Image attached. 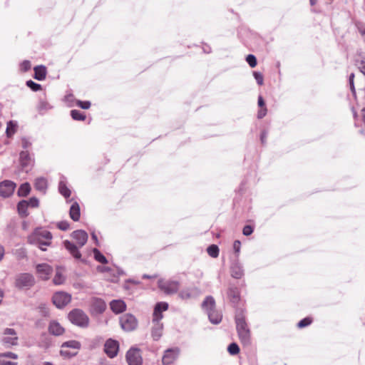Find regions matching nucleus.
<instances>
[{
  "label": "nucleus",
  "mask_w": 365,
  "mask_h": 365,
  "mask_svg": "<svg viewBox=\"0 0 365 365\" xmlns=\"http://www.w3.org/2000/svg\"><path fill=\"white\" fill-rule=\"evenodd\" d=\"M35 284V279L31 274L21 273L16 276L15 286L19 289H29Z\"/></svg>",
  "instance_id": "nucleus-7"
},
{
  "label": "nucleus",
  "mask_w": 365,
  "mask_h": 365,
  "mask_svg": "<svg viewBox=\"0 0 365 365\" xmlns=\"http://www.w3.org/2000/svg\"><path fill=\"white\" fill-rule=\"evenodd\" d=\"M26 86L34 91H38L41 90V86L40 84L36 83L31 80L26 81Z\"/></svg>",
  "instance_id": "nucleus-38"
},
{
  "label": "nucleus",
  "mask_w": 365,
  "mask_h": 365,
  "mask_svg": "<svg viewBox=\"0 0 365 365\" xmlns=\"http://www.w3.org/2000/svg\"><path fill=\"white\" fill-rule=\"evenodd\" d=\"M44 365H53L51 362H46Z\"/></svg>",
  "instance_id": "nucleus-64"
},
{
  "label": "nucleus",
  "mask_w": 365,
  "mask_h": 365,
  "mask_svg": "<svg viewBox=\"0 0 365 365\" xmlns=\"http://www.w3.org/2000/svg\"><path fill=\"white\" fill-rule=\"evenodd\" d=\"M28 202L27 200H21L17 205V210L19 213L23 217H26L28 215L27 209H28Z\"/></svg>",
  "instance_id": "nucleus-29"
},
{
  "label": "nucleus",
  "mask_w": 365,
  "mask_h": 365,
  "mask_svg": "<svg viewBox=\"0 0 365 365\" xmlns=\"http://www.w3.org/2000/svg\"><path fill=\"white\" fill-rule=\"evenodd\" d=\"M158 287L165 293L170 294L178 292L180 287L178 281L159 279L158 282Z\"/></svg>",
  "instance_id": "nucleus-10"
},
{
  "label": "nucleus",
  "mask_w": 365,
  "mask_h": 365,
  "mask_svg": "<svg viewBox=\"0 0 365 365\" xmlns=\"http://www.w3.org/2000/svg\"><path fill=\"white\" fill-rule=\"evenodd\" d=\"M168 308V304L166 302H158L155 307L153 319L154 325L151 331L152 337L154 340H158L162 336L163 325L160 323V320L163 318L162 312L166 311Z\"/></svg>",
  "instance_id": "nucleus-3"
},
{
  "label": "nucleus",
  "mask_w": 365,
  "mask_h": 365,
  "mask_svg": "<svg viewBox=\"0 0 365 365\" xmlns=\"http://www.w3.org/2000/svg\"><path fill=\"white\" fill-rule=\"evenodd\" d=\"M219 251V248L216 245H211L207 248V254L213 258L218 257Z\"/></svg>",
  "instance_id": "nucleus-35"
},
{
  "label": "nucleus",
  "mask_w": 365,
  "mask_h": 365,
  "mask_svg": "<svg viewBox=\"0 0 365 365\" xmlns=\"http://www.w3.org/2000/svg\"><path fill=\"white\" fill-rule=\"evenodd\" d=\"M202 308L206 311L211 323L218 324L221 322L222 315L215 310V302L212 296H207L202 302Z\"/></svg>",
  "instance_id": "nucleus-5"
},
{
  "label": "nucleus",
  "mask_w": 365,
  "mask_h": 365,
  "mask_svg": "<svg viewBox=\"0 0 365 365\" xmlns=\"http://www.w3.org/2000/svg\"><path fill=\"white\" fill-rule=\"evenodd\" d=\"M361 72L365 75V64L361 68Z\"/></svg>",
  "instance_id": "nucleus-61"
},
{
  "label": "nucleus",
  "mask_w": 365,
  "mask_h": 365,
  "mask_svg": "<svg viewBox=\"0 0 365 365\" xmlns=\"http://www.w3.org/2000/svg\"><path fill=\"white\" fill-rule=\"evenodd\" d=\"M48 331L52 335L60 336L64 333L65 329L58 322L53 320L49 323Z\"/></svg>",
  "instance_id": "nucleus-21"
},
{
  "label": "nucleus",
  "mask_w": 365,
  "mask_h": 365,
  "mask_svg": "<svg viewBox=\"0 0 365 365\" xmlns=\"http://www.w3.org/2000/svg\"><path fill=\"white\" fill-rule=\"evenodd\" d=\"M71 236L76 240L78 246L69 240H64L63 242V245L75 259H80L81 254L78 250V247H82L87 242L88 234L82 230H78L73 232Z\"/></svg>",
  "instance_id": "nucleus-1"
},
{
  "label": "nucleus",
  "mask_w": 365,
  "mask_h": 365,
  "mask_svg": "<svg viewBox=\"0 0 365 365\" xmlns=\"http://www.w3.org/2000/svg\"><path fill=\"white\" fill-rule=\"evenodd\" d=\"M71 115L72 118L76 120H84L86 119L84 113L78 110H72L71 111Z\"/></svg>",
  "instance_id": "nucleus-36"
},
{
  "label": "nucleus",
  "mask_w": 365,
  "mask_h": 365,
  "mask_svg": "<svg viewBox=\"0 0 365 365\" xmlns=\"http://www.w3.org/2000/svg\"><path fill=\"white\" fill-rule=\"evenodd\" d=\"M2 343L7 347L16 346L19 338L15 329L12 328H6L3 331Z\"/></svg>",
  "instance_id": "nucleus-9"
},
{
  "label": "nucleus",
  "mask_w": 365,
  "mask_h": 365,
  "mask_svg": "<svg viewBox=\"0 0 365 365\" xmlns=\"http://www.w3.org/2000/svg\"><path fill=\"white\" fill-rule=\"evenodd\" d=\"M46 76V68L43 66H37L34 68V78L38 81L45 79Z\"/></svg>",
  "instance_id": "nucleus-27"
},
{
  "label": "nucleus",
  "mask_w": 365,
  "mask_h": 365,
  "mask_svg": "<svg viewBox=\"0 0 365 365\" xmlns=\"http://www.w3.org/2000/svg\"><path fill=\"white\" fill-rule=\"evenodd\" d=\"M60 354L63 357L71 358L76 356L77 354V352H71L68 350H66L65 349L61 348L60 351Z\"/></svg>",
  "instance_id": "nucleus-41"
},
{
  "label": "nucleus",
  "mask_w": 365,
  "mask_h": 365,
  "mask_svg": "<svg viewBox=\"0 0 365 365\" xmlns=\"http://www.w3.org/2000/svg\"><path fill=\"white\" fill-rule=\"evenodd\" d=\"M31 68V63L29 61H24L21 64V69L24 71H27Z\"/></svg>",
  "instance_id": "nucleus-49"
},
{
  "label": "nucleus",
  "mask_w": 365,
  "mask_h": 365,
  "mask_svg": "<svg viewBox=\"0 0 365 365\" xmlns=\"http://www.w3.org/2000/svg\"><path fill=\"white\" fill-rule=\"evenodd\" d=\"M111 310L115 314H120L124 312L126 309V304L124 301L118 299L113 300L110 303Z\"/></svg>",
  "instance_id": "nucleus-22"
},
{
  "label": "nucleus",
  "mask_w": 365,
  "mask_h": 365,
  "mask_svg": "<svg viewBox=\"0 0 365 365\" xmlns=\"http://www.w3.org/2000/svg\"><path fill=\"white\" fill-rule=\"evenodd\" d=\"M120 324L123 330L130 331L136 329L138 320L133 314H125L120 317Z\"/></svg>",
  "instance_id": "nucleus-8"
},
{
  "label": "nucleus",
  "mask_w": 365,
  "mask_h": 365,
  "mask_svg": "<svg viewBox=\"0 0 365 365\" xmlns=\"http://www.w3.org/2000/svg\"><path fill=\"white\" fill-rule=\"evenodd\" d=\"M94 258L96 261L102 263L107 264L108 260L106 257L96 248L93 249Z\"/></svg>",
  "instance_id": "nucleus-34"
},
{
  "label": "nucleus",
  "mask_w": 365,
  "mask_h": 365,
  "mask_svg": "<svg viewBox=\"0 0 365 365\" xmlns=\"http://www.w3.org/2000/svg\"><path fill=\"white\" fill-rule=\"evenodd\" d=\"M21 143L24 149H28L31 146V143L26 138L21 139Z\"/></svg>",
  "instance_id": "nucleus-50"
},
{
  "label": "nucleus",
  "mask_w": 365,
  "mask_h": 365,
  "mask_svg": "<svg viewBox=\"0 0 365 365\" xmlns=\"http://www.w3.org/2000/svg\"><path fill=\"white\" fill-rule=\"evenodd\" d=\"M39 108L41 110H48L51 108V106L45 101H41L39 104Z\"/></svg>",
  "instance_id": "nucleus-51"
},
{
  "label": "nucleus",
  "mask_w": 365,
  "mask_h": 365,
  "mask_svg": "<svg viewBox=\"0 0 365 365\" xmlns=\"http://www.w3.org/2000/svg\"><path fill=\"white\" fill-rule=\"evenodd\" d=\"M65 281V277L63 274V270L61 268H57L56 274L53 279L55 284H61Z\"/></svg>",
  "instance_id": "nucleus-32"
},
{
  "label": "nucleus",
  "mask_w": 365,
  "mask_h": 365,
  "mask_svg": "<svg viewBox=\"0 0 365 365\" xmlns=\"http://www.w3.org/2000/svg\"><path fill=\"white\" fill-rule=\"evenodd\" d=\"M179 349L178 348L166 350L163 356V364L164 365L171 364L177 359Z\"/></svg>",
  "instance_id": "nucleus-18"
},
{
  "label": "nucleus",
  "mask_w": 365,
  "mask_h": 365,
  "mask_svg": "<svg viewBox=\"0 0 365 365\" xmlns=\"http://www.w3.org/2000/svg\"><path fill=\"white\" fill-rule=\"evenodd\" d=\"M253 75H254V77L257 81V83L259 85V86H262L264 83V78H263V76L261 73L259 72H257V71H255L253 73Z\"/></svg>",
  "instance_id": "nucleus-42"
},
{
  "label": "nucleus",
  "mask_w": 365,
  "mask_h": 365,
  "mask_svg": "<svg viewBox=\"0 0 365 365\" xmlns=\"http://www.w3.org/2000/svg\"><path fill=\"white\" fill-rule=\"evenodd\" d=\"M356 26L361 35L365 36V24L361 22H357L356 23Z\"/></svg>",
  "instance_id": "nucleus-47"
},
{
  "label": "nucleus",
  "mask_w": 365,
  "mask_h": 365,
  "mask_svg": "<svg viewBox=\"0 0 365 365\" xmlns=\"http://www.w3.org/2000/svg\"><path fill=\"white\" fill-rule=\"evenodd\" d=\"M230 302L234 307L237 306L240 301V291L237 287L230 286L227 292Z\"/></svg>",
  "instance_id": "nucleus-19"
},
{
  "label": "nucleus",
  "mask_w": 365,
  "mask_h": 365,
  "mask_svg": "<svg viewBox=\"0 0 365 365\" xmlns=\"http://www.w3.org/2000/svg\"><path fill=\"white\" fill-rule=\"evenodd\" d=\"M15 255L19 259H23L26 256V250L24 248H20L16 250Z\"/></svg>",
  "instance_id": "nucleus-45"
},
{
  "label": "nucleus",
  "mask_w": 365,
  "mask_h": 365,
  "mask_svg": "<svg viewBox=\"0 0 365 365\" xmlns=\"http://www.w3.org/2000/svg\"><path fill=\"white\" fill-rule=\"evenodd\" d=\"M231 276L235 279H241L244 275V270L242 265L236 262L230 267Z\"/></svg>",
  "instance_id": "nucleus-23"
},
{
  "label": "nucleus",
  "mask_w": 365,
  "mask_h": 365,
  "mask_svg": "<svg viewBox=\"0 0 365 365\" xmlns=\"http://www.w3.org/2000/svg\"><path fill=\"white\" fill-rule=\"evenodd\" d=\"M17 123L13 120H9L7 123L6 129V134L8 138L12 137L17 130Z\"/></svg>",
  "instance_id": "nucleus-28"
},
{
  "label": "nucleus",
  "mask_w": 365,
  "mask_h": 365,
  "mask_svg": "<svg viewBox=\"0 0 365 365\" xmlns=\"http://www.w3.org/2000/svg\"><path fill=\"white\" fill-rule=\"evenodd\" d=\"M76 105L83 109H88L91 106L90 101H78Z\"/></svg>",
  "instance_id": "nucleus-46"
},
{
  "label": "nucleus",
  "mask_w": 365,
  "mask_h": 365,
  "mask_svg": "<svg viewBox=\"0 0 365 365\" xmlns=\"http://www.w3.org/2000/svg\"><path fill=\"white\" fill-rule=\"evenodd\" d=\"M243 235L249 236L253 232V228L250 225H245L242 230Z\"/></svg>",
  "instance_id": "nucleus-48"
},
{
  "label": "nucleus",
  "mask_w": 365,
  "mask_h": 365,
  "mask_svg": "<svg viewBox=\"0 0 365 365\" xmlns=\"http://www.w3.org/2000/svg\"><path fill=\"white\" fill-rule=\"evenodd\" d=\"M106 308V302L100 298L93 297L90 300V310L93 314H102Z\"/></svg>",
  "instance_id": "nucleus-12"
},
{
  "label": "nucleus",
  "mask_w": 365,
  "mask_h": 365,
  "mask_svg": "<svg viewBox=\"0 0 365 365\" xmlns=\"http://www.w3.org/2000/svg\"><path fill=\"white\" fill-rule=\"evenodd\" d=\"M119 344L116 340L108 339L104 345V351L110 358L115 357L118 351Z\"/></svg>",
  "instance_id": "nucleus-15"
},
{
  "label": "nucleus",
  "mask_w": 365,
  "mask_h": 365,
  "mask_svg": "<svg viewBox=\"0 0 365 365\" xmlns=\"http://www.w3.org/2000/svg\"><path fill=\"white\" fill-rule=\"evenodd\" d=\"M34 163V158L27 150H23L20 153V163L26 172L32 168Z\"/></svg>",
  "instance_id": "nucleus-16"
},
{
  "label": "nucleus",
  "mask_w": 365,
  "mask_h": 365,
  "mask_svg": "<svg viewBox=\"0 0 365 365\" xmlns=\"http://www.w3.org/2000/svg\"><path fill=\"white\" fill-rule=\"evenodd\" d=\"M70 322L80 327L86 328L89 324V318L81 309H75L71 311L68 315Z\"/></svg>",
  "instance_id": "nucleus-6"
},
{
  "label": "nucleus",
  "mask_w": 365,
  "mask_h": 365,
  "mask_svg": "<svg viewBox=\"0 0 365 365\" xmlns=\"http://www.w3.org/2000/svg\"><path fill=\"white\" fill-rule=\"evenodd\" d=\"M28 205L31 207H37L39 205V201L35 197H31L28 201Z\"/></svg>",
  "instance_id": "nucleus-43"
},
{
  "label": "nucleus",
  "mask_w": 365,
  "mask_h": 365,
  "mask_svg": "<svg viewBox=\"0 0 365 365\" xmlns=\"http://www.w3.org/2000/svg\"><path fill=\"white\" fill-rule=\"evenodd\" d=\"M17 354L13 352H6L0 354V365H17V362L11 361V359H16Z\"/></svg>",
  "instance_id": "nucleus-20"
},
{
  "label": "nucleus",
  "mask_w": 365,
  "mask_h": 365,
  "mask_svg": "<svg viewBox=\"0 0 365 365\" xmlns=\"http://www.w3.org/2000/svg\"><path fill=\"white\" fill-rule=\"evenodd\" d=\"M71 295L63 292L55 293L52 297L53 304L58 308L65 307L71 302Z\"/></svg>",
  "instance_id": "nucleus-11"
},
{
  "label": "nucleus",
  "mask_w": 365,
  "mask_h": 365,
  "mask_svg": "<svg viewBox=\"0 0 365 365\" xmlns=\"http://www.w3.org/2000/svg\"><path fill=\"white\" fill-rule=\"evenodd\" d=\"M34 187L36 190L45 194L48 187V182L45 178L40 177L36 179Z\"/></svg>",
  "instance_id": "nucleus-24"
},
{
  "label": "nucleus",
  "mask_w": 365,
  "mask_h": 365,
  "mask_svg": "<svg viewBox=\"0 0 365 365\" xmlns=\"http://www.w3.org/2000/svg\"><path fill=\"white\" fill-rule=\"evenodd\" d=\"M246 61L251 68H254L257 66V58L252 54H249L246 58Z\"/></svg>",
  "instance_id": "nucleus-39"
},
{
  "label": "nucleus",
  "mask_w": 365,
  "mask_h": 365,
  "mask_svg": "<svg viewBox=\"0 0 365 365\" xmlns=\"http://www.w3.org/2000/svg\"><path fill=\"white\" fill-rule=\"evenodd\" d=\"M4 248L2 245H0V262L2 260L4 256Z\"/></svg>",
  "instance_id": "nucleus-55"
},
{
  "label": "nucleus",
  "mask_w": 365,
  "mask_h": 365,
  "mask_svg": "<svg viewBox=\"0 0 365 365\" xmlns=\"http://www.w3.org/2000/svg\"><path fill=\"white\" fill-rule=\"evenodd\" d=\"M126 360L129 365H141L143 359L138 349H130L126 354Z\"/></svg>",
  "instance_id": "nucleus-13"
},
{
  "label": "nucleus",
  "mask_w": 365,
  "mask_h": 365,
  "mask_svg": "<svg viewBox=\"0 0 365 365\" xmlns=\"http://www.w3.org/2000/svg\"><path fill=\"white\" fill-rule=\"evenodd\" d=\"M312 320L311 318L306 317L299 322V323L297 324V327L299 328L306 327L309 326L312 323Z\"/></svg>",
  "instance_id": "nucleus-40"
},
{
  "label": "nucleus",
  "mask_w": 365,
  "mask_h": 365,
  "mask_svg": "<svg viewBox=\"0 0 365 365\" xmlns=\"http://www.w3.org/2000/svg\"><path fill=\"white\" fill-rule=\"evenodd\" d=\"M58 190L60 193L66 198H68L71 196V190L67 187L64 182L60 181L58 185Z\"/></svg>",
  "instance_id": "nucleus-33"
},
{
  "label": "nucleus",
  "mask_w": 365,
  "mask_h": 365,
  "mask_svg": "<svg viewBox=\"0 0 365 365\" xmlns=\"http://www.w3.org/2000/svg\"><path fill=\"white\" fill-rule=\"evenodd\" d=\"M36 272L41 279L47 280L49 279L50 275L53 272V269L49 264L46 263H42L38 264L36 266Z\"/></svg>",
  "instance_id": "nucleus-17"
},
{
  "label": "nucleus",
  "mask_w": 365,
  "mask_h": 365,
  "mask_svg": "<svg viewBox=\"0 0 365 365\" xmlns=\"http://www.w3.org/2000/svg\"><path fill=\"white\" fill-rule=\"evenodd\" d=\"M227 351L231 355H235L240 352V348L236 343H232L228 346Z\"/></svg>",
  "instance_id": "nucleus-37"
},
{
  "label": "nucleus",
  "mask_w": 365,
  "mask_h": 365,
  "mask_svg": "<svg viewBox=\"0 0 365 365\" xmlns=\"http://www.w3.org/2000/svg\"><path fill=\"white\" fill-rule=\"evenodd\" d=\"M69 215L73 221H78L80 219L81 213H80V207L79 205L77 202H73L71 207L69 211Z\"/></svg>",
  "instance_id": "nucleus-26"
},
{
  "label": "nucleus",
  "mask_w": 365,
  "mask_h": 365,
  "mask_svg": "<svg viewBox=\"0 0 365 365\" xmlns=\"http://www.w3.org/2000/svg\"><path fill=\"white\" fill-rule=\"evenodd\" d=\"M236 329L240 341L245 345H250L251 343L250 330L245 322L242 313H237L235 316Z\"/></svg>",
  "instance_id": "nucleus-4"
},
{
  "label": "nucleus",
  "mask_w": 365,
  "mask_h": 365,
  "mask_svg": "<svg viewBox=\"0 0 365 365\" xmlns=\"http://www.w3.org/2000/svg\"><path fill=\"white\" fill-rule=\"evenodd\" d=\"M198 289L197 288L187 289L182 290L179 293V296L182 299H188L196 297L198 294Z\"/></svg>",
  "instance_id": "nucleus-25"
},
{
  "label": "nucleus",
  "mask_w": 365,
  "mask_h": 365,
  "mask_svg": "<svg viewBox=\"0 0 365 365\" xmlns=\"http://www.w3.org/2000/svg\"><path fill=\"white\" fill-rule=\"evenodd\" d=\"M31 191V186L29 185V183L28 182H25V183H23L22 185H21V186L19 187V190H18V195L20 196V197H26V195H28L29 194Z\"/></svg>",
  "instance_id": "nucleus-31"
},
{
  "label": "nucleus",
  "mask_w": 365,
  "mask_h": 365,
  "mask_svg": "<svg viewBox=\"0 0 365 365\" xmlns=\"http://www.w3.org/2000/svg\"><path fill=\"white\" fill-rule=\"evenodd\" d=\"M240 247L241 242L239 240H235L233 244V248L237 253L240 252Z\"/></svg>",
  "instance_id": "nucleus-53"
},
{
  "label": "nucleus",
  "mask_w": 365,
  "mask_h": 365,
  "mask_svg": "<svg viewBox=\"0 0 365 365\" xmlns=\"http://www.w3.org/2000/svg\"><path fill=\"white\" fill-rule=\"evenodd\" d=\"M354 74L352 73L350 74L349 76V84H353L354 83Z\"/></svg>",
  "instance_id": "nucleus-57"
},
{
  "label": "nucleus",
  "mask_w": 365,
  "mask_h": 365,
  "mask_svg": "<svg viewBox=\"0 0 365 365\" xmlns=\"http://www.w3.org/2000/svg\"><path fill=\"white\" fill-rule=\"evenodd\" d=\"M267 138V133L265 132H263L261 135V141L262 143H264Z\"/></svg>",
  "instance_id": "nucleus-56"
},
{
  "label": "nucleus",
  "mask_w": 365,
  "mask_h": 365,
  "mask_svg": "<svg viewBox=\"0 0 365 365\" xmlns=\"http://www.w3.org/2000/svg\"><path fill=\"white\" fill-rule=\"evenodd\" d=\"M61 347L62 349L71 348V349L78 350L81 349V344L79 341H78L76 340H70V341L63 342Z\"/></svg>",
  "instance_id": "nucleus-30"
},
{
  "label": "nucleus",
  "mask_w": 365,
  "mask_h": 365,
  "mask_svg": "<svg viewBox=\"0 0 365 365\" xmlns=\"http://www.w3.org/2000/svg\"><path fill=\"white\" fill-rule=\"evenodd\" d=\"M57 227L61 230L66 231L69 228V223L67 221H61L58 222Z\"/></svg>",
  "instance_id": "nucleus-44"
},
{
  "label": "nucleus",
  "mask_w": 365,
  "mask_h": 365,
  "mask_svg": "<svg viewBox=\"0 0 365 365\" xmlns=\"http://www.w3.org/2000/svg\"><path fill=\"white\" fill-rule=\"evenodd\" d=\"M309 2L312 6H314L317 4V0H309Z\"/></svg>",
  "instance_id": "nucleus-59"
},
{
  "label": "nucleus",
  "mask_w": 365,
  "mask_h": 365,
  "mask_svg": "<svg viewBox=\"0 0 365 365\" xmlns=\"http://www.w3.org/2000/svg\"><path fill=\"white\" fill-rule=\"evenodd\" d=\"M350 88H351V90L353 93L355 92V88H354V83L353 84H350Z\"/></svg>",
  "instance_id": "nucleus-62"
},
{
  "label": "nucleus",
  "mask_w": 365,
  "mask_h": 365,
  "mask_svg": "<svg viewBox=\"0 0 365 365\" xmlns=\"http://www.w3.org/2000/svg\"><path fill=\"white\" fill-rule=\"evenodd\" d=\"M91 236H92L93 240L97 242L98 239H97V236L96 235V234L93 232V233H92Z\"/></svg>",
  "instance_id": "nucleus-58"
},
{
  "label": "nucleus",
  "mask_w": 365,
  "mask_h": 365,
  "mask_svg": "<svg viewBox=\"0 0 365 365\" xmlns=\"http://www.w3.org/2000/svg\"><path fill=\"white\" fill-rule=\"evenodd\" d=\"M258 106L262 108H266L265 107V103L262 98V97L261 96H259L258 98Z\"/></svg>",
  "instance_id": "nucleus-54"
},
{
  "label": "nucleus",
  "mask_w": 365,
  "mask_h": 365,
  "mask_svg": "<svg viewBox=\"0 0 365 365\" xmlns=\"http://www.w3.org/2000/svg\"><path fill=\"white\" fill-rule=\"evenodd\" d=\"M361 113H362L363 118H364V122L365 123V108H364L361 110Z\"/></svg>",
  "instance_id": "nucleus-60"
},
{
  "label": "nucleus",
  "mask_w": 365,
  "mask_h": 365,
  "mask_svg": "<svg viewBox=\"0 0 365 365\" xmlns=\"http://www.w3.org/2000/svg\"><path fill=\"white\" fill-rule=\"evenodd\" d=\"M2 297H3V292L1 291H0V304L2 302Z\"/></svg>",
  "instance_id": "nucleus-63"
},
{
  "label": "nucleus",
  "mask_w": 365,
  "mask_h": 365,
  "mask_svg": "<svg viewBox=\"0 0 365 365\" xmlns=\"http://www.w3.org/2000/svg\"><path fill=\"white\" fill-rule=\"evenodd\" d=\"M266 114H267V108H262L257 113V118L259 119L262 118L266 115Z\"/></svg>",
  "instance_id": "nucleus-52"
},
{
  "label": "nucleus",
  "mask_w": 365,
  "mask_h": 365,
  "mask_svg": "<svg viewBox=\"0 0 365 365\" xmlns=\"http://www.w3.org/2000/svg\"><path fill=\"white\" fill-rule=\"evenodd\" d=\"M16 183L11 180H4L0 182V196L8 197L11 195L16 188Z\"/></svg>",
  "instance_id": "nucleus-14"
},
{
  "label": "nucleus",
  "mask_w": 365,
  "mask_h": 365,
  "mask_svg": "<svg viewBox=\"0 0 365 365\" xmlns=\"http://www.w3.org/2000/svg\"><path fill=\"white\" fill-rule=\"evenodd\" d=\"M52 238V234L48 230L36 228L28 236L27 242L31 245H36L41 250L46 251L45 247L51 245Z\"/></svg>",
  "instance_id": "nucleus-2"
}]
</instances>
